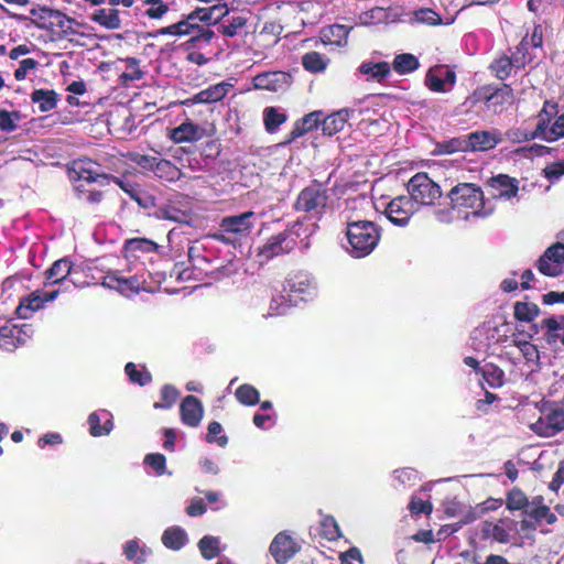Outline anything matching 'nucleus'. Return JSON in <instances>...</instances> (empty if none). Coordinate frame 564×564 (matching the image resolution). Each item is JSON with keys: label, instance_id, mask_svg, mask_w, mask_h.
I'll return each instance as SVG.
<instances>
[{"label": "nucleus", "instance_id": "a19ab883", "mask_svg": "<svg viewBox=\"0 0 564 564\" xmlns=\"http://www.w3.org/2000/svg\"><path fill=\"white\" fill-rule=\"evenodd\" d=\"M419 67L417 58L409 53L397 55L393 61V68L400 73L405 74L415 70Z\"/></svg>", "mask_w": 564, "mask_h": 564}, {"label": "nucleus", "instance_id": "4c0bfd02", "mask_svg": "<svg viewBox=\"0 0 564 564\" xmlns=\"http://www.w3.org/2000/svg\"><path fill=\"white\" fill-rule=\"evenodd\" d=\"M154 174L165 181L174 182L181 177V171L173 163L167 160L159 159Z\"/></svg>", "mask_w": 564, "mask_h": 564}, {"label": "nucleus", "instance_id": "e2e57ef3", "mask_svg": "<svg viewBox=\"0 0 564 564\" xmlns=\"http://www.w3.org/2000/svg\"><path fill=\"white\" fill-rule=\"evenodd\" d=\"M144 463L151 466L158 475L165 471V457L162 454H149L145 456Z\"/></svg>", "mask_w": 564, "mask_h": 564}, {"label": "nucleus", "instance_id": "6ab92c4d", "mask_svg": "<svg viewBox=\"0 0 564 564\" xmlns=\"http://www.w3.org/2000/svg\"><path fill=\"white\" fill-rule=\"evenodd\" d=\"M182 422L191 427H196L202 422L204 408L202 402L194 395H187L183 399L181 406Z\"/></svg>", "mask_w": 564, "mask_h": 564}, {"label": "nucleus", "instance_id": "72a5a7b5", "mask_svg": "<svg viewBox=\"0 0 564 564\" xmlns=\"http://www.w3.org/2000/svg\"><path fill=\"white\" fill-rule=\"evenodd\" d=\"M158 249V245L145 238H134L126 242L124 250L127 257H138V252L150 253Z\"/></svg>", "mask_w": 564, "mask_h": 564}, {"label": "nucleus", "instance_id": "09e8293b", "mask_svg": "<svg viewBox=\"0 0 564 564\" xmlns=\"http://www.w3.org/2000/svg\"><path fill=\"white\" fill-rule=\"evenodd\" d=\"M286 120V116L270 107L264 110V124L269 132H273L280 124Z\"/></svg>", "mask_w": 564, "mask_h": 564}, {"label": "nucleus", "instance_id": "aec40b11", "mask_svg": "<svg viewBox=\"0 0 564 564\" xmlns=\"http://www.w3.org/2000/svg\"><path fill=\"white\" fill-rule=\"evenodd\" d=\"M270 552L278 564H283L294 556L297 546L291 536L279 533L270 545Z\"/></svg>", "mask_w": 564, "mask_h": 564}, {"label": "nucleus", "instance_id": "603ef678", "mask_svg": "<svg viewBox=\"0 0 564 564\" xmlns=\"http://www.w3.org/2000/svg\"><path fill=\"white\" fill-rule=\"evenodd\" d=\"M20 333V329L12 324H6L0 327V340H2V346L6 348H10L11 346H14V339H17L18 334Z\"/></svg>", "mask_w": 564, "mask_h": 564}, {"label": "nucleus", "instance_id": "412c9836", "mask_svg": "<svg viewBox=\"0 0 564 564\" xmlns=\"http://www.w3.org/2000/svg\"><path fill=\"white\" fill-rule=\"evenodd\" d=\"M516 522L511 519H501L498 522H485L482 534L485 538L494 539L499 543H507L510 540V533L514 530Z\"/></svg>", "mask_w": 564, "mask_h": 564}, {"label": "nucleus", "instance_id": "6e6552de", "mask_svg": "<svg viewBox=\"0 0 564 564\" xmlns=\"http://www.w3.org/2000/svg\"><path fill=\"white\" fill-rule=\"evenodd\" d=\"M328 200L327 189L321 184L314 183L300 193L295 207L297 210L310 213L313 216H321L325 212Z\"/></svg>", "mask_w": 564, "mask_h": 564}, {"label": "nucleus", "instance_id": "7c9ffc66", "mask_svg": "<svg viewBox=\"0 0 564 564\" xmlns=\"http://www.w3.org/2000/svg\"><path fill=\"white\" fill-rule=\"evenodd\" d=\"M72 271V262L68 259H59L55 261L46 271L45 285L56 284L64 281Z\"/></svg>", "mask_w": 564, "mask_h": 564}, {"label": "nucleus", "instance_id": "7ed1b4c3", "mask_svg": "<svg viewBox=\"0 0 564 564\" xmlns=\"http://www.w3.org/2000/svg\"><path fill=\"white\" fill-rule=\"evenodd\" d=\"M346 236L349 245L347 250L355 258L370 254L380 239L378 227L367 220L348 224Z\"/></svg>", "mask_w": 564, "mask_h": 564}, {"label": "nucleus", "instance_id": "1a4fd4ad", "mask_svg": "<svg viewBox=\"0 0 564 564\" xmlns=\"http://www.w3.org/2000/svg\"><path fill=\"white\" fill-rule=\"evenodd\" d=\"M500 141L501 133L496 130L476 131L469 133L466 139L456 141L457 147L452 151H488L494 149Z\"/></svg>", "mask_w": 564, "mask_h": 564}, {"label": "nucleus", "instance_id": "f257e3e1", "mask_svg": "<svg viewBox=\"0 0 564 564\" xmlns=\"http://www.w3.org/2000/svg\"><path fill=\"white\" fill-rule=\"evenodd\" d=\"M315 225L305 224L304 221H296L289 229L271 236L258 250V257L261 261H268L274 257L284 254L294 249L297 239L306 247L305 241L314 231Z\"/></svg>", "mask_w": 564, "mask_h": 564}, {"label": "nucleus", "instance_id": "20e7f679", "mask_svg": "<svg viewBox=\"0 0 564 564\" xmlns=\"http://www.w3.org/2000/svg\"><path fill=\"white\" fill-rule=\"evenodd\" d=\"M256 220L257 217L253 212L227 216L221 219L219 230L214 235V238L226 245H239L250 236Z\"/></svg>", "mask_w": 564, "mask_h": 564}, {"label": "nucleus", "instance_id": "423d86ee", "mask_svg": "<svg viewBox=\"0 0 564 564\" xmlns=\"http://www.w3.org/2000/svg\"><path fill=\"white\" fill-rule=\"evenodd\" d=\"M556 112V104L545 101L539 115L536 128L530 135H525V139H542L551 142L564 138V112L560 115L552 124L547 122L549 118Z\"/></svg>", "mask_w": 564, "mask_h": 564}, {"label": "nucleus", "instance_id": "13d9d810", "mask_svg": "<svg viewBox=\"0 0 564 564\" xmlns=\"http://www.w3.org/2000/svg\"><path fill=\"white\" fill-rule=\"evenodd\" d=\"M20 116L15 112L0 110V129L2 131H13L17 128V121Z\"/></svg>", "mask_w": 564, "mask_h": 564}, {"label": "nucleus", "instance_id": "e433bc0d", "mask_svg": "<svg viewBox=\"0 0 564 564\" xmlns=\"http://www.w3.org/2000/svg\"><path fill=\"white\" fill-rule=\"evenodd\" d=\"M247 18L242 14H236L225 20L220 26L219 31L221 34L226 36H236L240 33V31L246 26Z\"/></svg>", "mask_w": 564, "mask_h": 564}, {"label": "nucleus", "instance_id": "4be33fe9", "mask_svg": "<svg viewBox=\"0 0 564 564\" xmlns=\"http://www.w3.org/2000/svg\"><path fill=\"white\" fill-rule=\"evenodd\" d=\"M169 137L175 143L196 142L205 137V129L187 120L172 129Z\"/></svg>", "mask_w": 564, "mask_h": 564}, {"label": "nucleus", "instance_id": "79ce46f5", "mask_svg": "<svg viewBox=\"0 0 564 564\" xmlns=\"http://www.w3.org/2000/svg\"><path fill=\"white\" fill-rule=\"evenodd\" d=\"M219 544L220 541L218 538L209 535L204 536L198 543L203 557H205L206 560H212L218 556V554L220 553Z\"/></svg>", "mask_w": 564, "mask_h": 564}, {"label": "nucleus", "instance_id": "a18cd8bd", "mask_svg": "<svg viewBox=\"0 0 564 564\" xmlns=\"http://www.w3.org/2000/svg\"><path fill=\"white\" fill-rule=\"evenodd\" d=\"M126 70L121 74L120 78L123 84L129 82L138 80L143 76L142 70L139 66V61L134 57H128L124 59Z\"/></svg>", "mask_w": 564, "mask_h": 564}, {"label": "nucleus", "instance_id": "a211bd4d", "mask_svg": "<svg viewBox=\"0 0 564 564\" xmlns=\"http://www.w3.org/2000/svg\"><path fill=\"white\" fill-rule=\"evenodd\" d=\"M58 293V291H52L46 293H42L40 291L33 292L32 294H30L28 297L23 299L20 302L17 308L19 317H31L32 314L39 311L45 302L54 301L57 297Z\"/></svg>", "mask_w": 564, "mask_h": 564}, {"label": "nucleus", "instance_id": "774afa93", "mask_svg": "<svg viewBox=\"0 0 564 564\" xmlns=\"http://www.w3.org/2000/svg\"><path fill=\"white\" fill-rule=\"evenodd\" d=\"M394 477L401 484L415 481L417 478L416 471L411 468H403L394 471Z\"/></svg>", "mask_w": 564, "mask_h": 564}, {"label": "nucleus", "instance_id": "58836bf2", "mask_svg": "<svg viewBox=\"0 0 564 564\" xmlns=\"http://www.w3.org/2000/svg\"><path fill=\"white\" fill-rule=\"evenodd\" d=\"M32 101L39 105L42 112H46L55 108L56 95L52 90L37 89L32 94Z\"/></svg>", "mask_w": 564, "mask_h": 564}, {"label": "nucleus", "instance_id": "0eeeda50", "mask_svg": "<svg viewBox=\"0 0 564 564\" xmlns=\"http://www.w3.org/2000/svg\"><path fill=\"white\" fill-rule=\"evenodd\" d=\"M452 210L470 208L475 216H486L489 213L482 212V192L479 187L471 183H460L454 186L449 193Z\"/></svg>", "mask_w": 564, "mask_h": 564}, {"label": "nucleus", "instance_id": "cd10ccee", "mask_svg": "<svg viewBox=\"0 0 564 564\" xmlns=\"http://www.w3.org/2000/svg\"><path fill=\"white\" fill-rule=\"evenodd\" d=\"M90 19L107 30H118L121 28V19L117 9H97Z\"/></svg>", "mask_w": 564, "mask_h": 564}, {"label": "nucleus", "instance_id": "bf43d9fd", "mask_svg": "<svg viewBox=\"0 0 564 564\" xmlns=\"http://www.w3.org/2000/svg\"><path fill=\"white\" fill-rule=\"evenodd\" d=\"M150 8L147 10V15L152 19H161L167 12V6L162 0H147Z\"/></svg>", "mask_w": 564, "mask_h": 564}, {"label": "nucleus", "instance_id": "69168bd1", "mask_svg": "<svg viewBox=\"0 0 564 564\" xmlns=\"http://www.w3.org/2000/svg\"><path fill=\"white\" fill-rule=\"evenodd\" d=\"M37 63L33 58H25L20 62L19 68H17L14 73V77L18 80H22L25 78L26 74L36 67Z\"/></svg>", "mask_w": 564, "mask_h": 564}, {"label": "nucleus", "instance_id": "49530a36", "mask_svg": "<svg viewBox=\"0 0 564 564\" xmlns=\"http://www.w3.org/2000/svg\"><path fill=\"white\" fill-rule=\"evenodd\" d=\"M507 508L509 510L529 511V500L527 496L519 489H512L507 497Z\"/></svg>", "mask_w": 564, "mask_h": 564}, {"label": "nucleus", "instance_id": "5fc2aeb1", "mask_svg": "<svg viewBox=\"0 0 564 564\" xmlns=\"http://www.w3.org/2000/svg\"><path fill=\"white\" fill-rule=\"evenodd\" d=\"M527 513L536 521L545 520L549 524L556 522V516L552 513L550 508L546 506L531 508Z\"/></svg>", "mask_w": 564, "mask_h": 564}, {"label": "nucleus", "instance_id": "b1692460", "mask_svg": "<svg viewBox=\"0 0 564 564\" xmlns=\"http://www.w3.org/2000/svg\"><path fill=\"white\" fill-rule=\"evenodd\" d=\"M232 88V85L227 82H221L208 88L200 90L193 97V101L198 104L217 102L221 100Z\"/></svg>", "mask_w": 564, "mask_h": 564}, {"label": "nucleus", "instance_id": "c85d7f7f", "mask_svg": "<svg viewBox=\"0 0 564 564\" xmlns=\"http://www.w3.org/2000/svg\"><path fill=\"white\" fill-rule=\"evenodd\" d=\"M349 29L345 25H329L322 30V40L324 43L344 46L347 44Z\"/></svg>", "mask_w": 564, "mask_h": 564}, {"label": "nucleus", "instance_id": "9d476101", "mask_svg": "<svg viewBox=\"0 0 564 564\" xmlns=\"http://www.w3.org/2000/svg\"><path fill=\"white\" fill-rule=\"evenodd\" d=\"M564 243L550 246L538 260L539 271L547 276H557L563 272Z\"/></svg>", "mask_w": 564, "mask_h": 564}, {"label": "nucleus", "instance_id": "680f3d73", "mask_svg": "<svg viewBox=\"0 0 564 564\" xmlns=\"http://www.w3.org/2000/svg\"><path fill=\"white\" fill-rule=\"evenodd\" d=\"M221 431H223V427H221L220 423H218V422L209 423V425H208V433H207V441L209 443L216 442L219 446L224 447L227 444V442H228L227 436L223 435V436H220L218 438H215V436L220 434Z\"/></svg>", "mask_w": 564, "mask_h": 564}, {"label": "nucleus", "instance_id": "8fccbe9b", "mask_svg": "<svg viewBox=\"0 0 564 564\" xmlns=\"http://www.w3.org/2000/svg\"><path fill=\"white\" fill-rule=\"evenodd\" d=\"M413 20L426 25H438L442 23L440 14L432 9H420L413 13Z\"/></svg>", "mask_w": 564, "mask_h": 564}, {"label": "nucleus", "instance_id": "f3484780", "mask_svg": "<svg viewBox=\"0 0 564 564\" xmlns=\"http://www.w3.org/2000/svg\"><path fill=\"white\" fill-rule=\"evenodd\" d=\"M456 82L455 73L446 66L431 69L426 76V85L436 93L449 91Z\"/></svg>", "mask_w": 564, "mask_h": 564}, {"label": "nucleus", "instance_id": "4d7b16f0", "mask_svg": "<svg viewBox=\"0 0 564 564\" xmlns=\"http://www.w3.org/2000/svg\"><path fill=\"white\" fill-rule=\"evenodd\" d=\"M518 348L528 362L538 364L540 355L535 345L529 341H520Z\"/></svg>", "mask_w": 564, "mask_h": 564}, {"label": "nucleus", "instance_id": "f704fd0d", "mask_svg": "<svg viewBox=\"0 0 564 564\" xmlns=\"http://www.w3.org/2000/svg\"><path fill=\"white\" fill-rule=\"evenodd\" d=\"M321 112L314 111L306 115L300 122L296 123L291 132V140H294L304 133L317 128L319 122Z\"/></svg>", "mask_w": 564, "mask_h": 564}, {"label": "nucleus", "instance_id": "ddd939ff", "mask_svg": "<svg viewBox=\"0 0 564 564\" xmlns=\"http://www.w3.org/2000/svg\"><path fill=\"white\" fill-rule=\"evenodd\" d=\"M252 83L257 89L279 93L291 86L292 78L284 72H265L254 76Z\"/></svg>", "mask_w": 564, "mask_h": 564}, {"label": "nucleus", "instance_id": "3c124183", "mask_svg": "<svg viewBox=\"0 0 564 564\" xmlns=\"http://www.w3.org/2000/svg\"><path fill=\"white\" fill-rule=\"evenodd\" d=\"M178 397V391L172 386H164L161 390L162 401L155 402V409H169L171 408Z\"/></svg>", "mask_w": 564, "mask_h": 564}, {"label": "nucleus", "instance_id": "052dcab7", "mask_svg": "<svg viewBox=\"0 0 564 564\" xmlns=\"http://www.w3.org/2000/svg\"><path fill=\"white\" fill-rule=\"evenodd\" d=\"M544 176L550 181H556L564 174V160L547 164L543 170Z\"/></svg>", "mask_w": 564, "mask_h": 564}, {"label": "nucleus", "instance_id": "864d4df0", "mask_svg": "<svg viewBox=\"0 0 564 564\" xmlns=\"http://www.w3.org/2000/svg\"><path fill=\"white\" fill-rule=\"evenodd\" d=\"M126 372L132 382L139 383L140 386H144L151 381L150 372L147 370H138L132 362L127 364Z\"/></svg>", "mask_w": 564, "mask_h": 564}, {"label": "nucleus", "instance_id": "c9c22d12", "mask_svg": "<svg viewBox=\"0 0 564 564\" xmlns=\"http://www.w3.org/2000/svg\"><path fill=\"white\" fill-rule=\"evenodd\" d=\"M186 533L180 528H171L164 531L162 535L163 544L172 550H180L186 542Z\"/></svg>", "mask_w": 564, "mask_h": 564}, {"label": "nucleus", "instance_id": "f8f14e48", "mask_svg": "<svg viewBox=\"0 0 564 564\" xmlns=\"http://www.w3.org/2000/svg\"><path fill=\"white\" fill-rule=\"evenodd\" d=\"M417 210V206L409 196H398L388 204L386 214L394 225L405 226Z\"/></svg>", "mask_w": 564, "mask_h": 564}, {"label": "nucleus", "instance_id": "c03bdc74", "mask_svg": "<svg viewBox=\"0 0 564 564\" xmlns=\"http://www.w3.org/2000/svg\"><path fill=\"white\" fill-rule=\"evenodd\" d=\"M511 57L516 68H522L533 61V55L529 52L528 36L520 42Z\"/></svg>", "mask_w": 564, "mask_h": 564}, {"label": "nucleus", "instance_id": "6e6d98bb", "mask_svg": "<svg viewBox=\"0 0 564 564\" xmlns=\"http://www.w3.org/2000/svg\"><path fill=\"white\" fill-rule=\"evenodd\" d=\"M131 161L135 163L142 170H151L154 171L155 165L159 161L158 156L145 155L140 153L131 154Z\"/></svg>", "mask_w": 564, "mask_h": 564}, {"label": "nucleus", "instance_id": "0e129e2a", "mask_svg": "<svg viewBox=\"0 0 564 564\" xmlns=\"http://www.w3.org/2000/svg\"><path fill=\"white\" fill-rule=\"evenodd\" d=\"M323 533L328 540H336L339 538V528L336 521L333 518H326L323 521Z\"/></svg>", "mask_w": 564, "mask_h": 564}, {"label": "nucleus", "instance_id": "c756f323", "mask_svg": "<svg viewBox=\"0 0 564 564\" xmlns=\"http://www.w3.org/2000/svg\"><path fill=\"white\" fill-rule=\"evenodd\" d=\"M512 97L510 89L506 87L503 89L496 90L489 97H487L485 107L488 111L499 113L505 109L506 105H510Z\"/></svg>", "mask_w": 564, "mask_h": 564}, {"label": "nucleus", "instance_id": "393cba45", "mask_svg": "<svg viewBox=\"0 0 564 564\" xmlns=\"http://www.w3.org/2000/svg\"><path fill=\"white\" fill-rule=\"evenodd\" d=\"M158 215L162 219L178 224H189L192 221L189 209L181 207L176 202L160 207Z\"/></svg>", "mask_w": 564, "mask_h": 564}, {"label": "nucleus", "instance_id": "5701e85b", "mask_svg": "<svg viewBox=\"0 0 564 564\" xmlns=\"http://www.w3.org/2000/svg\"><path fill=\"white\" fill-rule=\"evenodd\" d=\"M489 188L492 191L494 197L511 198L518 193L516 180L505 174L491 177L488 182Z\"/></svg>", "mask_w": 564, "mask_h": 564}, {"label": "nucleus", "instance_id": "9b49d317", "mask_svg": "<svg viewBox=\"0 0 564 564\" xmlns=\"http://www.w3.org/2000/svg\"><path fill=\"white\" fill-rule=\"evenodd\" d=\"M228 13V9L226 6H213L207 9H198L191 13L186 20L180 21L176 23L178 32L181 35H189L193 33V30L195 29V24L193 21L199 20V21H218L223 17H225Z\"/></svg>", "mask_w": 564, "mask_h": 564}, {"label": "nucleus", "instance_id": "37998d69", "mask_svg": "<svg viewBox=\"0 0 564 564\" xmlns=\"http://www.w3.org/2000/svg\"><path fill=\"white\" fill-rule=\"evenodd\" d=\"M236 398L243 405H254L259 402V391L250 384H242L236 390Z\"/></svg>", "mask_w": 564, "mask_h": 564}, {"label": "nucleus", "instance_id": "bb28decb", "mask_svg": "<svg viewBox=\"0 0 564 564\" xmlns=\"http://www.w3.org/2000/svg\"><path fill=\"white\" fill-rule=\"evenodd\" d=\"M352 110L340 109L322 121V131L326 135H334L341 131L347 123Z\"/></svg>", "mask_w": 564, "mask_h": 564}, {"label": "nucleus", "instance_id": "f03ea898", "mask_svg": "<svg viewBox=\"0 0 564 564\" xmlns=\"http://www.w3.org/2000/svg\"><path fill=\"white\" fill-rule=\"evenodd\" d=\"M283 292L288 293V299L281 294L273 296L271 301L270 310L274 315L284 314L297 299L304 300L306 296H312L315 292V283L308 273H293L285 280Z\"/></svg>", "mask_w": 564, "mask_h": 564}, {"label": "nucleus", "instance_id": "4468645a", "mask_svg": "<svg viewBox=\"0 0 564 564\" xmlns=\"http://www.w3.org/2000/svg\"><path fill=\"white\" fill-rule=\"evenodd\" d=\"M70 177L77 182L109 184L110 178L98 172V165L91 161H78L73 164Z\"/></svg>", "mask_w": 564, "mask_h": 564}, {"label": "nucleus", "instance_id": "a878e982", "mask_svg": "<svg viewBox=\"0 0 564 564\" xmlns=\"http://www.w3.org/2000/svg\"><path fill=\"white\" fill-rule=\"evenodd\" d=\"M110 416V413L105 410L91 413L88 417L90 434L93 436L109 434L113 427Z\"/></svg>", "mask_w": 564, "mask_h": 564}, {"label": "nucleus", "instance_id": "39448f33", "mask_svg": "<svg viewBox=\"0 0 564 564\" xmlns=\"http://www.w3.org/2000/svg\"><path fill=\"white\" fill-rule=\"evenodd\" d=\"M408 192L410 198L415 205L432 206L442 197L441 186L432 180L426 173H416L408 183Z\"/></svg>", "mask_w": 564, "mask_h": 564}, {"label": "nucleus", "instance_id": "dca6fc26", "mask_svg": "<svg viewBox=\"0 0 564 564\" xmlns=\"http://www.w3.org/2000/svg\"><path fill=\"white\" fill-rule=\"evenodd\" d=\"M101 285L130 296L139 292L141 282L137 276L123 278L118 271H111L104 278Z\"/></svg>", "mask_w": 564, "mask_h": 564}, {"label": "nucleus", "instance_id": "338daca9", "mask_svg": "<svg viewBox=\"0 0 564 564\" xmlns=\"http://www.w3.org/2000/svg\"><path fill=\"white\" fill-rule=\"evenodd\" d=\"M410 510L412 513L430 514L432 512V505L429 501H423L421 499L412 498V500L410 502Z\"/></svg>", "mask_w": 564, "mask_h": 564}, {"label": "nucleus", "instance_id": "de8ad7c7", "mask_svg": "<svg viewBox=\"0 0 564 564\" xmlns=\"http://www.w3.org/2000/svg\"><path fill=\"white\" fill-rule=\"evenodd\" d=\"M514 67L516 66H514L512 57H508V56H501V57L497 58L491 64L492 72L500 79L507 78L510 75L511 69Z\"/></svg>", "mask_w": 564, "mask_h": 564}, {"label": "nucleus", "instance_id": "473e14b6", "mask_svg": "<svg viewBox=\"0 0 564 564\" xmlns=\"http://www.w3.org/2000/svg\"><path fill=\"white\" fill-rule=\"evenodd\" d=\"M329 64V58L318 52H308L302 57L303 67L311 73H322Z\"/></svg>", "mask_w": 564, "mask_h": 564}, {"label": "nucleus", "instance_id": "2f4dec72", "mask_svg": "<svg viewBox=\"0 0 564 564\" xmlns=\"http://www.w3.org/2000/svg\"><path fill=\"white\" fill-rule=\"evenodd\" d=\"M358 70L360 74L367 76V79L381 82L390 74V65L387 62H364Z\"/></svg>", "mask_w": 564, "mask_h": 564}, {"label": "nucleus", "instance_id": "ea45409f", "mask_svg": "<svg viewBox=\"0 0 564 564\" xmlns=\"http://www.w3.org/2000/svg\"><path fill=\"white\" fill-rule=\"evenodd\" d=\"M539 307L534 303L517 302L514 304V317L521 322H531L539 315Z\"/></svg>", "mask_w": 564, "mask_h": 564}, {"label": "nucleus", "instance_id": "2eb2a0df", "mask_svg": "<svg viewBox=\"0 0 564 564\" xmlns=\"http://www.w3.org/2000/svg\"><path fill=\"white\" fill-rule=\"evenodd\" d=\"M531 430L543 437H550L564 430V411L555 410L531 424Z\"/></svg>", "mask_w": 564, "mask_h": 564}]
</instances>
